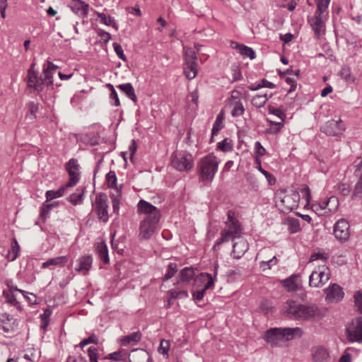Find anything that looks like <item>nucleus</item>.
Masks as SVG:
<instances>
[{"label": "nucleus", "instance_id": "f257e3e1", "mask_svg": "<svg viewBox=\"0 0 362 362\" xmlns=\"http://www.w3.org/2000/svg\"><path fill=\"white\" fill-rule=\"evenodd\" d=\"M137 211L140 214L146 215L139 224V240H148L159 228L161 217L160 211L151 203L141 199L137 204Z\"/></svg>", "mask_w": 362, "mask_h": 362}, {"label": "nucleus", "instance_id": "f03ea898", "mask_svg": "<svg viewBox=\"0 0 362 362\" xmlns=\"http://www.w3.org/2000/svg\"><path fill=\"white\" fill-rule=\"evenodd\" d=\"M284 312L290 318L307 321L318 320L325 315L324 311L315 304H298L293 300L286 303Z\"/></svg>", "mask_w": 362, "mask_h": 362}, {"label": "nucleus", "instance_id": "7ed1b4c3", "mask_svg": "<svg viewBox=\"0 0 362 362\" xmlns=\"http://www.w3.org/2000/svg\"><path fill=\"white\" fill-rule=\"evenodd\" d=\"M36 63L33 62L28 71L27 80L28 85L30 88H33L35 90H42L43 89L53 88L52 87V71L57 66L51 62H47L44 64L42 74L38 76L35 70Z\"/></svg>", "mask_w": 362, "mask_h": 362}, {"label": "nucleus", "instance_id": "20e7f679", "mask_svg": "<svg viewBox=\"0 0 362 362\" xmlns=\"http://www.w3.org/2000/svg\"><path fill=\"white\" fill-rule=\"evenodd\" d=\"M302 335L303 330L300 327H274L264 332L263 339L272 346H281L284 342Z\"/></svg>", "mask_w": 362, "mask_h": 362}, {"label": "nucleus", "instance_id": "39448f33", "mask_svg": "<svg viewBox=\"0 0 362 362\" xmlns=\"http://www.w3.org/2000/svg\"><path fill=\"white\" fill-rule=\"evenodd\" d=\"M317 9L313 17L308 18V23L317 38L324 35L325 23L328 17L327 8L331 0H315Z\"/></svg>", "mask_w": 362, "mask_h": 362}, {"label": "nucleus", "instance_id": "423d86ee", "mask_svg": "<svg viewBox=\"0 0 362 362\" xmlns=\"http://www.w3.org/2000/svg\"><path fill=\"white\" fill-rule=\"evenodd\" d=\"M219 161L213 154L202 158L198 164V170L202 181H212L218 170Z\"/></svg>", "mask_w": 362, "mask_h": 362}, {"label": "nucleus", "instance_id": "0eeeda50", "mask_svg": "<svg viewBox=\"0 0 362 362\" xmlns=\"http://www.w3.org/2000/svg\"><path fill=\"white\" fill-rule=\"evenodd\" d=\"M218 271V266L214 267V278L212 274L209 273H201L195 278V285L199 286L202 285V288L197 291H192V298L197 303L202 300L208 289H213L214 286V281L216 280V275Z\"/></svg>", "mask_w": 362, "mask_h": 362}, {"label": "nucleus", "instance_id": "6e6552de", "mask_svg": "<svg viewBox=\"0 0 362 362\" xmlns=\"http://www.w3.org/2000/svg\"><path fill=\"white\" fill-rule=\"evenodd\" d=\"M277 197L280 199L278 204L279 209L284 214H288L298 206L300 194L296 190H292L289 194L282 190L277 194Z\"/></svg>", "mask_w": 362, "mask_h": 362}, {"label": "nucleus", "instance_id": "1a4fd4ad", "mask_svg": "<svg viewBox=\"0 0 362 362\" xmlns=\"http://www.w3.org/2000/svg\"><path fill=\"white\" fill-rule=\"evenodd\" d=\"M172 166L179 171H189L194 166V158L186 151L174 152L171 156Z\"/></svg>", "mask_w": 362, "mask_h": 362}, {"label": "nucleus", "instance_id": "9d476101", "mask_svg": "<svg viewBox=\"0 0 362 362\" xmlns=\"http://www.w3.org/2000/svg\"><path fill=\"white\" fill-rule=\"evenodd\" d=\"M93 206L98 220L106 223L109 220L107 196L103 192L98 193Z\"/></svg>", "mask_w": 362, "mask_h": 362}, {"label": "nucleus", "instance_id": "9b49d317", "mask_svg": "<svg viewBox=\"0 0 362 362\" xmlns=\"http://www.w3.org/2000/svg\"><path fill=\"white\" fill-rule=\"evenodd\" d=\"M185 66L184 73L188 79L194 78L197 74L196 52L192 48H187L185 52Z\"/></svg>", "mask_w": 362, "mask_h": 362}, {"label": "nucleus", "instance_id": "f8f14e48", "mask_svg": "<svg viewBox=\"0 0 362 362\" xmlns=\"http://www.w3.org/2000/svg\"><path fill=\"white\" fill-rule=\"evenodd\" d=\"M347 339L350 342H362V317L352 320L351 324L346 329Z\"/></svg>", "mask_w": 362, "mask_h": 362}, {"label": "nucleus", "instance_id": "ddd939ff", "mask_svg": "<svg viewBox=\"0 0 362 362\" xmlns=\"http://www.w3.org/2000/svg\"><path fill=\"white\" fill-rule=\"evenodd\" d=\"M333 234L341 243L347 241L350 236V226L345 218H340L334 225Z\"/></svg>", "mask_w": 362, "mask_h": 362}, {"label": "nucleus", "instance_id": "4468645a", "mask_svg": "<svg viewBox=\"0 0 362 362\" xmlns=\"http://www.w3.org/2000/svg\"><path fill=\"white\" fill-rule=\"evenodd\" d=\"M66 170L69 175V180L66 184L65 187H71L76 185L80 179L79 165L78 160L75 158H71L66 164Z\"/></svg>", "mask_w": 362, "mask_h": 362}, {"label": "nucleus", "instance_id": "2eb2a0df", "mask_svg": "<svg viewBox=\"0 0 362 362\" xmlns=\"http://www.w3.org/2000/svg\"><path fill=\"white\" fill-rule=\"evenodd\" d=\"M324 291L326 294L325 300L328 303H338L344 296L343 288L337 284H330Z\"/></svg>", "mask_w": 362, "mask_h": 362}, {"label": "nucleus", "instance_id": "dca6fc26", "mask_svg": "<svg viewBox=\"0 0 362 362\" xmlns=\"http://www.w3.org/2000/svg\"><path fill=\"white\" fill-rule=\"evenodd\" d=\"M345 129L344 125L341 119L328 120L324 125L320 127V131L328 136H338L342 134Z\"/></svg>", "mask_w": 362, "mask_h": 362}, {"label": "nucleus", "instance_id": "f3484780", "mask_svg": "<svg viewBox=\"0 0 362 362\" xmlns=\"http://www.w3.org/2000/svg\"><path fill=\"white\" fill-rule=\"evenodd\" d=\"M16 320L7 313L0 314V332L10 334L15 332Z\"/></svg>", "mask_w": 362, "mask_h": 362}, {"label": "nucleus", "instance_id": "a211bd4d", "mask_svg": "<svg viewBox=\"0 0 362 362\" xmlns=\"http://www.w3.org/2000/svg\"><path fill=\"white\" fill-rule=\"evenodd\" d=\"M71 10L81 18L88 16L89 5L81 0H71L69 3Z\"/></svg>", "mask_w": 362, "mask_h": 362}, {"label": "nucleus", "instance_id": "6ab92c4d", "mask_svg": "<svg viewBox=\"0 0 362 362\" xmlns=\"http://www.w3.org/2000/svg\"><path fill=\"white\" fill-rule=\"evenodd\" d=\"M354 175L358 180L354 186L352 198L362 199V161L356 166Z\"/></svg>", "mask_w": 362, "mask_h": 362}, {"label": "nucleus", "instance_id": "aec40b11", "mask_svg": "<svg viewBox=\"0 0 362 362\" xmlns=\"http://www.w3.org/2000/svg\"><path fill=\"white\" fill-rule=\"evenodd\" d=\"M228 228V230L232 231L234 234L240 236L241 226L238 220L235 216V212L229 210L227 213V221L225 222Z\"/></svg>", "mask_w": 362, "mask_h": 362}, {"label": "nucleus", "instance_id": "412c9836", "mask_svg": "<svg viewBox=\"0 0 362 362\" xmlns=\"http://www.w3.org/2000/svg\"><path fill=\"white\" fill-rule=\"evenodd\" d=\"M129 362H151V357L144 349H134L129 355Z\"/></svg>", "mask_w": 362, "mask_h": 362}, {"label": "nucleus", "instance_id": "4be33fe9", "mask_svg": "<svg viewBox=\"0 0 362 362\" xmlns=\"http://www.w3.org/2000/svg\"><path fill=\"white\" fill-rule=\"evenodd\" d=\"M313 362H328L330 356L328 351L323 346H315L312 349Z\"/></svg>", "mask_w": 362, "mask_h": 362}, {"label": "nucleus", "instance_id": "5701e85b", "mask_svg": "<svg viewBox=\"0 0 362 362\" xmlns=\"http://www.w3.org/2000/svg\"><path fill=\"white\" fill-rule=\"evenodd\" d=\"M77 265L75 267L76 271L83 272L86 274L90 270L92 263L93 258L91 255H84L79 257L77 260Z\"/></svg>", "mask_w": 362, "mask_h": 362}, {"label": "nucleus", "instance_id": "b1692460", "mask_svg": "<svg viewBox=\"0 0 362 362\" xmlns=\"http://www.w3.org/2000/svg\"><path fill=\"white\" fill-rule=\"evenodd\" d=\"M230 47L233 49H237L244 58L249 57L250 59H254L256 57L255 51L251 47L245 45L231 41Z\"/></svg>", "mask_w": 362, "mask_h": 362}, {"label": "nucleus", "instance_id": "393cba45", "mask_svg": "<svg viewBox=\"0 0 362 362\" xmlns=\"http://www.w3.org/2000/svg\"><path fill=\"white\" fill-rule=\"evenodd\" d=\"M142 337V334L140 331L132 332L128 335L122 337L119 339V344L122 346H127L128 345H135L139 342Z\"/></svg>", "mask_w": 362, "mask_h": 362}, {"label": "nucleus", "instance_id": "a878e982", "mask_svg": "<svg viewBox=\"0 0 362 362\" xmlns=\"http://www.w3.org/2000/svg\"><path fill=\"white\" fill-rule=\"evenodd\" d=\"M28 112L25 115V119L33 122L36 118V113L39 109V103L37 101H30L27 104Z\"/></svg>", "mask_w": 362, "mask_h": 362}, {"label": "nucleus", "instance_id": "bb28decb", "mask_svg": "<svg viewBox=\"0 0 362 362\" xmlns=\"http://www.w3.org/2000/svg\"><path fill=\"white\" fill-rule=\"evenodd\" d=\"M247 250L245 242L241 240L235 243L233 245V250L231 255L235 259H240Z\"/></svg>", "mask_w": 362, "mask_h": 362}, {"label": "nucleus", "instance_id": "cd10ccee", "mask_svg": "<svg viewBox=\"0 0 362 362\" xmlns=\"http://www.w3.org/2000/svg\"><path fill=\"white\" fill-rule=\"evenodd\" d=\"M224 119V112L223 110H221V112L216 116V120L213 124V127L211 129V142L212 141L213 137L218 134L219 131L223 128V121Z\"/></svg>", "mask_w": 362, "mask_h": 362}, {"label": "nucleus", "instance_id": "c85d7f7f", "mask_svg": "<svg viewBox=\"0 0 362 362\" xmlns=\"http://www.w3.org/2000/svg\"><path fill=\"white\" fill-rule=\"evenodd\" d=\"M96 251L99 255V257L104 264H108L110 262L108 250L105 242H102L98 244Z\"/></svg>", "mask_w": 362, "mask_h": 362}, {"label": "nucleus", "instance_id": "c756f323", "mask_svg": "<svg viewBox=\"0 0 362 362\" xmlns=\"http://www.w3.org/2000/svg\"><path fill=\"white\" fill-rule=\"evenodd\" d=\"M67 262V258L65 256L57 257L47 259L42 264V268L45 269L50 266H63Z\"/></svg>", "mask_w": 362, "mask_h": 362}, {"label": "nucleus", "instance_id": "7c9ffc66", "mask_svg": "<svg viewBox=\"0 0 362 362\" xmlns=\"http://www.w3.org/2000/svg\"><path fill=\"white\" fill-rule=\"evenodd\" d=\"M47 202L43 203L40 207V216L42 221L45 222L48 217L50 211L58 206V202H53L52 203L47 204Z\"/></svg>", "mask_w": 362, "mask_h": 362}, {"label": "nucleus", "instance_id": "2f4dec72", "mask_svg": "<svg viewBox=\"0 0 362 362\" xmlns=\"http://www.w3.org/2000/svg\"><path fill=\"white\" fill-rule=\"evenodd\" d=\"M84 188L78 187L75 193L71 194L68 200L73 204L77 205L81 204L83 202V197L84 194Z\"/></svg>", "mask_w": 362, "mask_h": 362}, {"label": "nucleus", "instance_id": "473e14b6", "mask_svg": "<svg viewBox=\"0 0 362 362\" xmlns=\"http://www.w3.org/2000/svg\"><path fill=\"white\" fill-rule=\"evenodd\" d=\"M20 246L16 238L11 240V249L8 250L7 257L10 261H14L18 255Z\"/></svg>", "mask_w": 362, "mask_h": 362}, {"label": "nucleus", "instance_id": "72a5a7b5", "mask_svg": "<svg viewBox=\"0 0 362 362\" xmlns=\"http://www.w3.org/2000/svg\"><path fill=\"white\" fill-rule=\"evenodd\" d=\"M122 197V192L121 190H117V194H112L110 195V199L112 204V210L113 213L115 214L117 216L119 215V206H120V201Z\"/></svg>", "mask_w": 362, "mask_h": 362}, {"label": "nucleus", "instance_id": "f704fd0d", "mask_svg": "<svg viewBox=\"0 0 362 362\" xmlns=\"http://www.w3.org/2000/svg\"><path fill=\"white\" fill-rule=\"evenodd\" d=\"M194 276V271L192 267H185L180 274V281L182 282H189Z\"/></svg>", "mask_w": 362, "mask_h": 362}, {"label": "nucleus", "instance_id": "c9c22d12", "mask_svg": "<svg viewBox=\"0 0 362 362\" xmlns=\"http://www.w3.org/2000/svg\"><path fill=\"white\" fill-rule=\"evenodd\" d=\"M127 354L123 350H119L109 354L101 360H112L115 361H124L126 360Z\"/></svg>", "mask_w": 362, "mask_h": 362}, {"label": "nucleus", "instance_id": "e433bc0d", "mask_svg": "<svg viewBox=\"0 0 362 362\" xmlns=\"http://www.w3.org/2000/svg\"><path fill=\"white\" fill-rule=\"evenodd\" d=\"M297 275H291L288 278L283 281V285L286 287L288 291H296L298 290V285L296 284Z\"/></svg>", "mask_w": 362, "mask_h": 362}, {"label": "nucleus", "instance_id": "4c0bfd02", "mask_svg": "<svg viewBox=\"0 0 362 362\" xmlns=\"http://www.w3.org/2000/svg\"><path fill=\"white\" fill-rule=\"evenodd\" d=\"M97 16H98V18H100V21L101 23H103L106 25H111L116 30H118L117 23H116L115 20L113 18H112L111 16H107L103 13H97Z\"/></svg>", "mask_w": 362, "mask_h": 362}, {"label": "nucleus", "instance_id": "58836bf2", "mask_svg": "<svg viewBox=\"0 0 362 362\" xmlns=\"http://www.w3.org/2000/svg\"><path fill=\"white\" fill-rule=\"evenodd\" d=\"M107 185L109 188H112L116 189V192L117 190H121V187L119 189L117 187V176L114 171L110 170L109 173L106 174L105 176Z\"/></svg>", "mask_w": 362, "mask_h": 362}, {"label": "nucleus", "instance_id": "ea45409f", "mask_svg": "<svg viewBox=\"0 0 362 362\" xmlns=\"http://www.w3.org/2000/svg\"><path fill=\"white\" fill-rule=\"evenodd\" d=\"M3 294L7 303L15 306L19 310L22 309L20 303L17 301L13 293L11 291H4Z\"/></svg>", "mask_w": 362, "mask_h": 362}, {"label": "nucleus", "instance_id": "a19ab883", "mask_svg": "<svg viewBox=\"0 0 362 362\" xmlns=\"http://www.w3.org/2000/svg\"><path fill=\"white\" fill-rule=\"evenodd\" d=\"M65 186L61 187L59 189L48 190L45 193L46 202L51 201L53 199L61 197L64 195L65 191Z\"/></svg>", "mask_w": 362, "mask_h": 362}, {"label": "nucleus", "instance_id": "79ce46f5", "mask_svg": "<svg viewBox=\"0 0 362 362\" xmlns=\"http://www.w3.org/2000/svg\"><path fill=\"white\" fill-rule=\"evenodd\" d=\"M340 76L347 83H354L355 81V77L352 75L351 69L347 66L341 67Z\"/></svg>", "mask_w": 362, "mask_h": 362}, {"label": "nucleus", "instance_id": "37998d69", "mask_svg": "<svg viewBox=\"0 0 362 362\" xmlns=\"http://www.w3.org/2000/svg\"><path fill=\"white\" fill-rule=\"evenodd\" d=\"M329 257V253L325 250H319L316 252L313 253L309 259V262H314L317 259H321L326 262Z\"/></svg>", "mask_w": 362, "mask_h": 362}, {"label": "nucleus", "instance_id": "c03bdc74", "mask_svg": "<svg viewBox=\"0 0 362 362\" xmlns=\"http://www.w3.org/2000/svg\"><path fill=\"white\" fill-rule=\"evenodd\" d=\"M177 272V267L176 263L170 262L168 265V269L165 274L163 277V281H165L171 279L175 274Z\"/></svg>", "mask_w": 362, "mask_h": 362}, {"label": "nucleus", "instance_id": "a18cd8bd", "mask_svg": "<svg viewBox=\"0 0 362 362\" xmlns=\"http://www.w3.org/2000/svg\"><path fill=\"white\" fill-rule=\"evenodd\" d=\"M233 105V110L231 111V115L233 117H240L241 116L245 111V108L240 101H235L234 103H231Z\"/></svg>", "mask_w": 362, "mask_h": 362}, {"label": "nucleus", "instance_id": "49530a36", "mask_svg": "<svg viewBox=\"0 0 362 362\" xmlns=\"http://www.w3.org/2000/svg\"><path fill=\"white\" fill-rule=\"evenodd\" d=\"M268 100L267 95H257L253 97L252 104L257 107H262Z\"/></svg>", "mask_w": 362, "mask_h": 362}, {"label": "nucleus", "instance_id": "de8ad7c7", "mask_svg": "<svg viewBox=\"0 0 362 362\" xmlns=\"http://www.w3.org/2000/svg\"><path fill=\"white\" fill-rule=\"evenodd\" d=\"M320 274L317 272H313L309 277V285L313 287H320L322 286L321 280L319 279Z\"/></svg>", "mask_w": 362, "mask_h": 362}, {"label": "nucleus", "instance_id": "09e8293b", "mask_svg": "<svg viewBox=\"0 0 362 362\" xmlns=\"http://www.w3.org/2000/svg\"><path fill=\"white\" fill-rule=\"evenodd\" d=\"M267 121L272 125L274 126V127H270V128L267 129V133H268V134H277V133H279L281 131V129L284 127V122H273V121H271V120H269V119H267Z\"/></svg>", "mask_w": 362, "mask_h": 362}, {"label": "nucleus", "instance_id": "8fccbe9b", "mask_svg": "<svg viewBox=\"0 0 362 362\" xmlns=\"http://www.w3.org/2000/svg\"><path fill=\"white\" fill-rule=\"evenodd\" d=\"M170 341L162 339L160 342L159 347L158 349V351L164 355L166 356V358L168 357V351L170 349Z\"/></svg>", "mask_w": 362, "mask_h": 362}, {"label": "nucleus", "instance_id": "3c124183", "mask_svg": "<svg viewBox=\"0 0 362 362\" xmlns=\"http://www.w3.org/2000/svg\"><path fill=\"white\" fill-rule=\"evenodd\" d=\"M91 343L95 344H98V338L94 334H93L88 338L83 339L78 345L76 346V347L79 346L81 348H83L85 346Z\"/></svg>", "mask_w": 362, "mask_h": 362}, {"label": "nucleus", "instance_id": "603ef678", "mask_svg": "<svg viewBox=\"0 0 362 362\" xmlns=\"http://www.w3.org/2000/svg\"><path fill=\"white\" fill-rule=\"evenodd\" d=\"M90 362H98V349L95 346H90L88 349Z\"/></svg>", "mask_w": 362, "mask_h": 362}, {"label": "nucleus", "instance_id": "864d4df0", "mask_svg": "<svg viewBox=\"0 0 362 362\" xmlns=\"http://www.w3.org/2000/svg\"><path fill=\"white\" fill-rule=\"evenodd\" d=\"M354 303L359 313L362 314V292L357 291L354 294Z\"/></svg>", "mask_w": 362, "mask_h": 362}, {"label": "nucleus", "instance_id": "5fc2aeb1", "mask_svg": "<svg viewBox=\"0 0 362 362\" xmlns=\"http://www.w3.org/2000/svg\"><path fill=\"white\" fill-rule=\"evenodd\" d=\"M217 147L219 150L223 152H228L232 150V145L228 141V139H224L221 141L218 142L217 144Z\"/></svg>", "mask_w": 362, "mask_h": 362}, {"label": "nucleus", "instance_id": "6e6d98bb", "mask_svg": "<svg viewBox=\"0 0 362 362\" xmlns=\"http://www.w3.org/2000/svg\"><path fill=\"white\" fill-rule=\"evenodd\" d=\"M262 88H274L275 86L272 83L263 79L261 83H259L256 86L251 87V90H257Z\"/></svg>", "mask_w": 362, "mask_h": 362}, {"label": "nucleus", "instance_id": "4d7b16f0", "mask_svg": "<svg viewBox=\"0 0 362 362\" xmlns=\"http://www.w3.org/2000/svg\"><path fill=\"white\" fill-rule=\"evenodd\" d=\"M277 264V259L276 256H274L272 259L267 261H262L260 262V267L264 270L266 269H270L272 266Z\"/></svg>", "mask_w": 362, "mask_h": 362}, {"label": "nucleus", "instance_id": "13d9d810", "mask_svg": "<svg viewBox=\"0 0 362 362\" xmlns=\"http://www.w3.org/2000/svg\"><path fill=\"white\" fill-rule=\"evenodd\" d=\"M6 285H7V286L9 288L8 291H11L12 293H13V291H18V292L21 293L23 295H28V292L18 288L17 286L14 285V284H13L12 280H7L6 281Z\"/></svg>", "mask_w": 362, "mask_h": 362}, {"label": "nucleus", "instance_id": "bf43d9fd", "mask_svg": "<svg viewBox=\"0 0 362 362\" xmlns=\"http://www.w3.org/2000/svg\"><path fill=\"white\" fill-rule=\"evenodd\" d=\"M186 99H187V103H189V105H190V103H192L196 106H197L198 99H199L198 92H189L187 94Z\"/></svg>", "mask_w": 362, "mask_h": 362}, {"label": "nucleus", "instance_id": "052dcab7", "mask_svg": "<svg viewBox=\"0 0 362 362\" xmlns=\"http://www.w3.org/2000/svg\"><path fill=\"white\" fill-rule=\"evenodd\" d=\"M112 46L118 57L123 61H126V57L124 54L122 46L117 42H114Z\"/></svg>", "mask_w": 362, "mask_h": 362}, {"label": "nucleus", "instance_id": "680f3d73", "mask_svg": "<svg viewBox=\"0 0 362 362\" xmlns=\"http://www.w3.org/2000/svg\"><path fill=\"white\" fill-rule=\"evenodd\" d=\"M221 235L223 237L224 242L227 243L230 240H233L235 238L238 237L235 234H234L232 231L230 230H221Z\"/></svg>", "mask_w": 362, "mask_h": 362}, {"label": "nucleus", "instance_id": "e2e57ef3", "mask_svg": "<svg viewBox=\"0 0 362 362\" xmlns=\"http://www.w3.org/2000/svg\"><path fill=\"white\" fill-rule=\"evenodd\" d=\"M34 354L31 351L30 354L28 353L25 354L23 356L18 357L16 362H34Z\"/></svg>", "mask_w": 362, "mask_h": 362}, {"label": "nucleus", "instance_id": "0e129e2a", "mask_svg": "<svg viewBox=\"0 0 362 362\" xmlns=\"http://www.w3.org/2000/svg\"><path fill=\"white\" fill-rule=\"evenodd\" d=\"M338 189L343 196L349 195L351 191L349 185L345 183H340L338 185Z\"/></svg>", "mask_w": 362, "mask_h": 362}, {"label": "nucleus", "instance_id": "69168bd1", "mask_svg": "<svg viewBox=\"0 0 362 362\" xmlns=\"http://www.w3.org/2000/svg\"><path fill=\"white\" fill-rule=\"evenodd\" d=\"M255 153L258 156L257 157L263 156L266 153L265 148L262 146L259 141H256L255 144Z\"/></svg>", "mask_w": 362, "mask_h": 362}, {"label": "nucleus", "instance_id": "338daca9", "mask_svg": "<svg viewBox=\"0 0 362 362\" xmlns=\"http://www.w3.org/2000/svg\"><path fill=\"white\" fill-rule=\"evenodd\" d=\"M269 112L280 118L281 120V122H284L286 115L281 110L278 108H273L269 110Z\"/></svg>", "mask_w": 362, "mask_h": 362}, {"label": "nucleus", "instance_id": "774afa93", "mask_svg": "<svg viewBox=\"0 0 362 362\" xmlns=\"http://www.w3.org/2000/svg\"><path fill=\"white\" fill-rule=\"evenodd\" d=\"M110 99L111 100L112 105L115 106H119L120 105L117 92H111L110 95Z\"/></svg>", "mask_w": 362, "mask_h": 362}]
</instances>
